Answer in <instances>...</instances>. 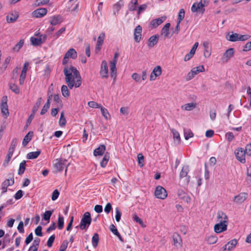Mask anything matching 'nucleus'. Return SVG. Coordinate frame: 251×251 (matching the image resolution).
<instances>
[{"label": "nucleus", "mask_w": 251, "mask_h": 251, "mask_svg": "<svg viewBox=\"0 0 251 251\" xmlns=\"http://www.w3.org/2000/svg\"><path fill=\"white\" fill-rule=\"evenodd\" d=\"M65 79L68 87L72 89L74 87H79L82 82L79 72L75 67L66 65L63 69Z\"/></svg>", "instance_id": "1"}, {"label": "nucleus", "mask_w": 251, "mask_h": 251, "mask_svg": "<svg viewBox=\"0 0 251 251\" xmlns=\"http://www.w3.org/2000/svg\"><path fill=\"white\" fill-rule=\"evenodd\" d=\"M208 1L207 0H201L199 2L194 3L191 7L193 12H201L203 13L205 11L204 7L207 6Z\"/></svg>", "instance_id": "2"}, {"label": "nucleus", "mask_w": 251, "mask_h": 251, "mask_svg": "<svg viewBox=\"0 0 251 251\" xmlns=\"http://www.w3.org/2000/svg\"><path fill=\"white\" fill-rule=\"evenodd\" d=\"M91 220L90 213L86 212L83 215L79 226H76V227H79L81 229H86L90 225Z\"/></svg>", "instance_id": "3"}, {"label": "nucleus", "mask_w": 251, "mask_h": 251, "mask_svg": "<svg viewBox=\"0 0 251 251\" xmlns=\"http://www.w3.org/2000/svg\"><path fill=\"white\" fill-rule=\"evenodd\" d=\"M119 53L116 52L114 56L113 60L110 62V70L111 77L113 78V83L115 82L117 77L116 64Z\"/></svg>", "instance_id": "4"}, {"label": "nucleus", "mask_w": 251, "mask_h": 251, "mask_svg": "<svg viewBox=\"0 0 251 251\" xmlns=\"http://www.w3.org/2000/svg\"><path fill=\"white\" fill-rule=\"evenodd\" d=\"M66 163L67 160L66 159H63L62 158L56 159L54 160L53 166L56 171L59 172L62 171L65 167H66L65 172L66 175L67 171V167L69 164V163L68 165H67Z\"/></svg>", "instance_id": "5"}, {"label": "nucleus", "mask_w": 251, "mask_h": 251, "mask_svg": "<svg viewBox=\"0 0 251 251\" xmlns=\"http://www.w3.org/2000/svg\"><path fill=\"white\" fill-rule=\"evenodd\" d=\"M251 36L248 34L240 35L238 33H233L232 32L231 34L228 35L226 39L231 42H236L237 41H246Z\"/></svg>", "instance_id": "6"}, {"label": "nucleus", "mask_w": 251, "mask_h": 251, "mask_svg": "<svg viewBox=\"0 0 251 251\" xmlns=\"http://www.w3.org/2000/svg\"><path fill=\"white\" fill-rule=\"evenodd\" d=\"M189 172V166L188 165H184L183 166L179 174L180 178L184 179V183L185 184H188L190 181V176L187 175Z\"/></svg>", "instance_id": "7"}, {"label": "nucleus", "mask_w": 251, "mask_h": 251, "mask_svg": "<svg viewBox=\"0 0 251 251\" xmlns=\"http://www.w3.org/2000/svg\"><path fill=\"white\" fill-rule=\"evenodd\" d=\"M236 159L242 163L246 162L245 153L246 151L243 149L240 148L236 149L234 151Z\"/></svg>", "instance_id": "8"}, {"label": "nucleus", "mask_w": 251, "mask_h": 251, "mask_svg": "<svg viewBox=\"0 0 251 251\" xmlns=\"http://www.w3.org/2000/svg\"><path fill=\"white\" fill-rule=\"evenodd\" d=\"M154 194L157 198L162 200L165 199L167 196L166 190L159 185L156 187Z\"/></svg>", "instance_id": "9"}, {"label": "nucleus", "mask_w": 251, "mask_h": 251, "mask_svg": "<svg viewBox=\"0 0 251 251\" xmlns=\"http://www.w3.org/2000/svg\"><path fill=\"white\" fill-rule=\"evenodd\" d=\"M234 53V49L230 48L227 50L221 58V61L223 63L227 62L233 56Z\"/></svg>", "instance_id": "10"}, {"label": "nucleus", "mask_w": 251, "mask_h": 251, "mask_svg": "<svg viewBox=\"0 0 251 251\" xmlns=\"http://www.w3.org/2000/svg\"><path fill=\"white\" fill-rule=\"evenodd\" d=\"M162 68L160 66H155L152 71L151 72L150 76V79L151 81L154 80L157 77L161 75L162 74Z\"/></svg>", "instance_id": "11"}, {"label": "nucleus", "mask_w": 251, "mask_h": 251, "mask_svg": "<svg viewBox=\"0 0 251 251\" xmlns=\"http://www.w3.org/2000/svg\"><path fill=\"white\" fill-rule=\"evenodd\" d=\"M108 69L107 62L105 60H103L101 62L100 70V72L101 77L107 78L108 77Z\"/></svg>", "instance_id": "12"}, {"label": "nucleus", "mask_w": 251, "mask_h": 251, "mask_svg": "<svg viewBox=\"0 0 251 251\" xmlns=\"http://www.w3.org/2000/svg\"><path fill=\"white\" fill-rule=\"evenodd\" d=\"M248 196V194L247 193H240L234 197L233 201L236 203L241 204L244 202V201L247 199Z\"/></svg>", "instance_id": "13"}, {"label": "nucleus", "mask_w": 251, "mask_h": 251, "mask_svg": "<svg viewBox=\"0 0 251 251\" xmlns=\"http://www.w3.org/2000/svg\"><path fill=\"white\" fill-rule=\"evenodd\" d=\"M227 225V224L221 223V221H220V223L218 222L214 226V231L217 233H220L226 230Z\"/></svg>", "instance_id": "14"}, {"label": "nucleus", "mask_w": 251, "mask_h": 251, "mask_svg": "<svg viewBox=\"0 0 251 251\" xmlns=\"http://www.w3.org/2000/svg\"><path fill=\"white\" fill-rule=\"evenodd\" d=\"M63 21V18L60 15H56L50 17V23L52 25L60 24Z\"/></svg>", "instance_id": "15"}, {"label": "nucleus", "mask_w": 251, "mask_h": 251, "mask_svg": "<svg viewBox=\"0 0 251 251\" xmlns=\"http://www.w3.org/2000/svg\"><path fill=\"white\" fill-rule=\"evenodd\" d=\"M170 25V23H167L162 28L161 35L163 37L164 39L170 38L172 35V34L170 35L169 32Z\"/></svg>", "instance_id": "16"}, {"label": "nucleus", "mask_w": 251, "mask_h": 251, "mask_svg": "<svg viewBox=\"0 0 251 251\" xmlns=\"http://www.w3.org/2000/svg\"><path fill=\"white\" fill-rule=\"evenodd\" d=\"M47 13V9L45 8H38L34 10L32 14L33 17L36 18H42Z\"/></svg>", "instance_id": "17"}, {"label": "nucleus", "mask_w": 251, "mask_h": 251, "mask_svg": "<svg viewBox=\"0 0 251 251\" xmlns=\"http://www.w3.org/2000/svg\"><path fill=\"white\" fill-rule=\"evenodd\" d=\"M105 37V33L103 32H101L98 38L97 44L96 46V50L99 51L101 49V46L102 45L104 40Z\"/></svg>", "instance_id": "18"}, {"label": "nucleus", "mask_w": 251, "mask_h": 251, "mask_svg": "<svg viewBox=\"0 0 251 251\" xmlns=\"http://www.w3.org/2000/svg\"><path fill=\"white\" fill-rule=\"evenodd\" d=\"M142 28L140 25H137L134 32V39L136 42L139 43L141 40Z\"/></svg>", "instance_id": "19"}, {"label": "nucleus", "mask_w": 251, "mask_h": 251, "mask_svg": "<svg viewBox=\"0 0 251 251\" xmlns=\"http://www.w3.org/2000/svg\"><path fill=\"white\" fill-rule=\"evenodd\" d=\"M217 221L218 223H221L228 224L227 216L224 212L219 211L217 213Z\"/></svg>", "instance_id": "20"}, {"label": "nucleus", "mask_w": 251, "mask_h": 251, "mask_svg": "<svg viewBox=\"0 0 251 251\" xmlns=\"http://www.w3.org/2000/svg\"><path fill=\"white\" fill-rule=\"evenodd\" d=\"M14 183V180L13 178L10 179H7L1 184L2 193H5L7 190V187L9 186L12 185Z\"/></svg>", "instance_id": "21"}, {"label": "nucleus", "mask_w": 251, "mask_h": 251, "mask_svg": "<svg viewBox=\"0 0 251 251\" xmlns=\"http://www.w3.org/2000/svg\"><path fill=\"white\" fill-rule=\"evenodd\" d=\"M19 17L18 13L16 11H12L8 14L6 16V21L8 23L15 22Z\"/></svg>", "instance_id": "22"}, {"label": "nucleus", "mask_w": 251, "mask_h": 251, "mask_svg": "<svg viewBox=\"0 0 251 251\" xmlns=\"http://www.w3.org/2000/svg\"><path fill=\"white\" fill-rule=\"evenodd\" d=\"M237 244V240L236 239H232L223 247V250L224 251H230L236 247Z\"/></svg>", "instance_id": "23"}, {"label": "nucleus", "mask_w": 251, "mask_h": 251, "mask_svg": "<svg viewBox=\"0 0 251 251\" xmlns=\"http://www.w3.org/2000/svg\"><path fill=\"white\" fill-rule=\"evenodd\" d=\"M177 195L180 199L183 200L187 203H190L191 201V198L185 193L182 190H179L177 192Z\"/></svg>", "instance_id": "24"}, {"label": "nucleus", "mask_w": 251, "mask_h": 251, "mask_svg": "<svg viewBox=\"0 0 251 251\" xmlns=\"http://www.w3.org/2000/svg\"><path fill=\"white\" fill-rule=\"evenodd\" d=\"M0 109L1 112L3 114V116H4V118H7L9 115V111L8 109V105L6 101L3 102V100H2L0 105Z\"/></svg>", "instance_id": "25"}, {"label": "nucleus", "mask_w": 251, "mask_h": 251, "mask_svg": "<svg viewBox=\"0 0 251 251\" xmlns=\"http://www.w3.org/2000/svg\"><path fill=\"white\" fill-rule=\"evenodd\" d=\"M159 39V35L157 34L151 36L148 40V46L152 48L157 44Z\"/></svg>", "instance_id": "26"}, {"label": "nucleus", "mask_w": 251, "mask_h": 251, "mask_svg": "<svg viewBox=\"0 0 251 251\" xmlns=\"http://www.w3.org/2000/svg\"><path fill=\"white\" fill-rule=\"evenodd\" d=\"M165 20V17H161L152 20L151 22V25L152 28H155L161 25Z\"/></svg>", "instance_id": "27"}, {"label": "nucleus", "mask_w": 251, "mask_h": 251, "mask_svg": "<svg viewBox=\"0 0 251 251\" xmlns=\"http://www.w3.org/2000/svg\"><path fill=\"white\" fill-rule=\"evenodd\" d=\"M106 149L105 146L104 145H100L98 148H96L94 151V155L97 156L98 155H102Z\"/></svg>", "instance_id": "28"}, {"label": "nucleus", "mask_w": 251, "mask_h": 251, "mask_svg": "<svg viewBox=\"0 0 251 251\" xmlns=\"http://www.w3.org/2000/svg\"><path fill=\"white\" fill-rule=\"evenodd\" d=\"M205 241L208 244L212 245L216 243L218 241V238L214 235H210L206 237Z\"/></svg>", "instance_id": "29"}, {"label": "nucleus", "mask_w": 251, "mask_h": 251, "mask_svg": "<svg viewBox=\"0 0 251 251\" xmlns=\"http://www.w3.org/2000/svg\"><path fill=\"white\" fill-rule=\"evenodd\" d=\"M69 58H71L73 59L76 58L77 52L74 49H69L65 53V54Z\"/></svg>", "instance_id": "30"}, {"label": "nucleus", "mask_w": 251, "mask_h": 251, "mask_svg": "<svg viewBox=\"0 0 251 251\" xmlns=\"http://www.w3.org/2000/svg\"><path fill=\"white\" fill-rule=\"evenodd\" d=\"M196 107V103L194 102L188 103L181 106V108L182 109L190 111L195 108Z\"/></svg>", "instance_id": "31"}, {"label": "nucleus", "mask_w": 251, "mask_h": 251, "mask_svg": "<svg viewBox=\"0 0 251 251\" xmlns=\"http://www.w3.org/2000/svg\"><path fill=\"white\" fill-rule=\"evenodd\" d=\"M173 239L175 245H176L177 244L180 246L182 245V239L178 233H175L173 235Z\"/></svg>", "instance_id": "32"}, {"label": "nucleus", "mask_w": 251, "mask_h": 251, "mask_svg": "<svg viewBox=\"0 0 251 251\" xmlns=\"http://www.w3.org/2000/svg\"><path fill=\"white\" fill-rule=\"evenodd\" d=\"M33 135L32 132H29L24 137L22 144L24 147H25L28 142L31 140V137Z\"/></svg>", "instance_id": "33"}, {"label": "nucleus", "mask_w": 251, "mask_h": 251, "mask_svg": "<svg viewBox=\"0 0 251 251\" xmlns=\"http://www.w3.org/2000/svg\"><path fill=\"white\" fill-rule=\"evenodd\" d=\"M110 156L108 152H106L100 162V166L102 168H105L109 160Z\"/></svg>", "instance_id": "34"}, {"label": "nucleus", "mask_w": 251, "mask_h": 251, "mask_svg": "<svg viewBox=\"0 0 251 251\" xmlns=\"http://www.w3.org/2000/svg\"><path fill=\"white\" fill-rule=\"evenodd\" d=\"M30 41L33 46H39L43 43L41 37L36 38L32 37L30 38Z\"/></svg>", "instance_id": "35"}, {"label": "nucleus", "mask_w": 251, "mask_h": 251, "mask_svg": "<svg viewBox=\"0 0 251 251\" xmlns=\"http://www.w3.org/2000/svg\"><path fill=\"white\" fill-rule=\"evenodd\" d=\"M9 88L10 89L14 92L16 94H18L20 92V88L16 85L15 83L9 82Z\"/></svg>", "instance_id": "36"}, {"label": "nucleus", "mask_w": 251, "mask_h": 251, "mask_svg": "<svg viewBox=\"0 0 251 251\" xmlns=\"http://www.w3.org/2000/svg\"><path fill=\"white\" fill-rule=\"evenodd\" d=\"M183 132L185 139L186 140L193 137L194 136L193 133L190 129L184 128Z\"/></svg>", "instance_id": "37"}, {"label": "nucleus", "mask_w": 251, "mask_h": 251, "mask_svg": "<svg viewBox=\"0 0 251 251\" xmlns=\"http://www.w3.org/2000/svg\"><path fill=\"white\" fill-rule=\"evenodd\" d=\"M138 5V0H131L128 5V9L129 11H133L136 10Z\"/></svg>", "instance_id": "38"}, {"label": "nucleus", "mask_w": 251, "mask_h": 251, "mask_svg": "<svg viewBox=\"0 0 251 251\" xmlns=\"http://www.w3.org/2000/svg\"><path fill=\"white\" fill-rule=\"evenodd\" d=\"M99 242V234L97 233H94L92 239V244L94 248H96L98 245Z\"/></svg>", "instance_id": "39"}, {"label": "nucleus", "mask_w": 251, "mask_h": 251, "mask_svg": "<svg viewBox=\"0 0 251 251\" xmlns=\"http://www.w3.org/2000/svg\"><path fill=\"white\" fill-rule=\"evenodd\" d=\"M41 153L40 151L30 152L27 153L26 157L28 159H35L38 157Z\"/></svg>", "instance_id": "40"}, {"label": "nucleus", "mask_w": 251, "mask_h": 251, "mask_svg": "<svg viewBox=\"0 0 251 251\" xmlns=\"http://www.w3.org/2000/svg\"><path fill=\"white\" fill-rule=\"evenodd\" d=\"M123 4L120 2L116 3L113 5V14L115 16H117Z\"/></svg>", "instance_id": "41"}, {"label": "nucleus", "mask_w": 251, "mask_h": 251, "mask_svg": "<svg viewBox=\"0 0 251 251\" xmlns=\"http://www.w3.org/2000/svg\"><path fill=\"white\" fill-rule=\"evenodd\" d=\"M191 70L194 73V74L196 75L200 72H204V68L203 65H200L199 66L193 68Z\"/></svg>", "instance_id": "42"}, {"label": "nucleus", "mask_w": 251, "mask_h": 251, "mask_svg": "<svg viewBox=\"0 0 251 251\" xmlns=\"http://www.w3.org/2000/svg\"><path fill=\"white\" fill-rule=\"evenodd\" d=\"M50 102H49V99L47 100V102L46 104L44 105L42 109H41L40 114L41 115H43L45 114L48 111V110L49 109L50 107Z\"/></svg>", "instance_id": "43"}, {"label": "nucleus", "mask_w": 251, "mask_h": 251, "mask_svg": "<svg viewBox=\"0 0 251 251\" xmlns=\"http://www.w3.org/2000/svg\"><path fill=\"white\" fill-rule=\"evenodd\" d=\"M61 90L62 95L64 97H68L70 96V92L68 90V87L66 85H62Z\"/></svg>", "instance_id": "44"}, {"label": "nucleus", "mask_w": 251, "mask_h": 251, "mask_svg": "<svg viewBox=\"0 0 251 251\" xmlns=\"http://www.w3.org/2000/svg\"><path fill=\"white\" fill-rule=\"evenodd\" d=\"M100 108V111H101V114H102V116L104 117V118L106 120L110 119V114H109L108 110L104 107H102V106H101V107Z\"/></svg>", "instance_id": "45"}, {"label": "nucleus", "mask_w": 251, "mask_h": 251, "mask_svg": "<svg viewBox=\"0 0 251 251\" xmlns=\"http://www.w3.org/2000/svg\"><path fill=\"white\" fill-rule=\"evenodd\" d=\"M41 101H42L41 98H39L38 99L35 105L33 106V107L32 108V113H36V112L38 111V110L41 105Z\"/></svg>", "instance_id": "46"}, {"label": "nucleus", "mask_w": 251, "mask_h": 251, "mask_svg": "<svg viewBox=\"0 0 251 251\" xmlns=\"http://www.w3.org/2000/svg\"><path fill=\"white\" fill-rule=\"evenodd\" d=\"M25 161H23L20 164L19 166V169L18 171V174L21 175L23 174L25 169Z\"/></svg>", "instance_id": "47"}, {"label": "nucleus", "mask_w": 251, "mask_h": 251, "mask_svg": "<svg viewBox=\"0 0 251 251\" xmlns=\"http://www.w3.org/2000/svg\"><path fill=\"white\" fill-rule=\"evenodd\" d=\"M66 123V120L65 118L64 117V112L62 111L61 113L60 117L59 120V124L61 126H65Z\"/></svg>", "instance_id": "48"}, {"label": "nucleus", "mask_w": 251, "mask_h": 251, "mask_svg": "<svg viewBox=\"0 0 251 251\" xmlns=\"http://www.w3.org/2000/svg\"><path fill=\"white\" fill-rule=\"evenodd\" d=\"M184 16L185 11L183 9H181L178 13L177 22H178V24H180L181 22L182 21V20L184 19Z\"/></svg>", "instance_id": "49"}, {"label": "nucleus", "mask_w": 251, "mask_h": 251, "mask_svg": "<svg viewBox=\"0 0 251 251\" xmlns=\"http://www.w3.org/2000/svg\"><path fill=\"white\" fill-rule=\"evenodd\" d=\"M64 227V218L61 215H59L58 218V228L62 229Z\"/></svg>", "instance_id": "50"}, {"label": "nucleus", "mask_w": 251, "mask_h": 251, "mask_svg": "<svg viewBox=\"0 0 251 251\" xmlns=\"http://www.w3.org/2000/svg\"><path fill=\"white\" fill-rule=\"evenodd\" d=\"M138 162L139 166L142 167L144 166V157L142 153H139L137 155Z\"/></svg>", "instance_id": "51"}, {"label": "nucleus", "mask_w": 251, "mask_h": 251, "mask_svg": "<svg viewBox=\"0 0 251 251\" xmlns=\"http://www.w3.org/2000/svg\"><path fill=\"white\" fill-rule=\"evenodd\" d=\"M24 43V40L23 39L20 40V41L13 48V50L18 51L23 47Z\"/></svg>", "instance_id": "52"}, {"label": "nucleus", "mask_w": 251, "mask_h": 251, "mask_svg": "<svg viewBox=\"0 0 251 251\" xmlns=\"http://www.w3.org/2000/svg\"><path fill=\"white\" fill-rule=\"evenodd\" d=\"M66 30V27H63L61 28L58 31L56 32L53 35V37L55 39H57L62 34H63Z\"/></svg>", "instance_id": "53"}, {"label": "nucleus", "mask_w": 251, "mask_h": 251, "mask_svg": "<svg viewBox=\"0 0 251 251\" xmlns=\"http://www.w3.org/2000/svg\"><path fill=\"white\" fill-rule=\"evenodd\" d=\"M52 214V211L48 210L46 211L43 214V218L46 221H49Z\"/></svg>", "instance_id": "54"}, {"label": "nucleus", "mask_w": 251, "mask_h": 251, "mask_svg": "<svg viewBox=\"0 0 251 251\" xmlns=\"http://www.w3.org/2000/svg\"><path fill=\"white\" fill-rule=\"evenodd\" d=\"M88 104L90 107L92 108H100L101 106V104L93 101H89Z\"/></svg>", "instance_id": "55"}, {"label": "nucleus", "mask_w": 251, "mask_h": 251, "mask_svg": "<svg viewBox=\"0 0 251 251\" xmlns=\"http://www.w3.org/2000/svg\"><path fill=\"white\" fill-rule=\"evenodd\" d=\"M26 75V72H21L20 78H19V84L20 85H23L24 83L25 79V78Z\"/></svg>", "instance_id": "56"}, {"label": "nucleus", "mask_w": 251, "mask_h": 251, "mask_svg": "<svg viewBox=\"0 0 251 251\" xmlns=\"http://www.w3.org/2000/svg\"><path fill=\"white\" fill-rule=\"evenodd\" d=\"M172 132L173 134L174 138L176 139L178 141V142H179L180 141V137L179 133L175 129H172Z\"/></svg>", "instance_id": "57"}, {"label": "nucleus", "mask_w": 251, "mask_h": 251, "mask_svg": "<svg viewBox=\"0 0 251 251\" xmlns=\"http://www.w3.org/2000/svg\"><path fill=\"white\" fill-rule=\"evenodd\" d=\"M11 60V57L10 56L7 57L4 60L3 64L2 65L1 69L5 70L7 67L9 63H10Z\"/></svg>", "instance_id": "58"}, {"label": "nucleus", "mask_w": 251, "mask_h": 251, "mask_svg": "<svg viewBox=\"0 0 251 251\" xmlns=\"http://www.w3.org/2000/svg\"><path fill=\"white\" fill-rule=\"evenodd\" d=\"M68 245V242L67 240H64L62 243L60 247V251H65Z\"/></svg>", "instance_id": "59"}, {"label": "nucleus", "mask_w": 251, "mask_h": 251, "mask_svg": "<svg viewBox=\"0 0 251 251\" xmlns=\"http://www.w3.org/2000/svg\"><path fill=\"white\" fill-rule=\"evenodd\" d=\"M55 239V235H52L50 237L47 241V245L49 247H51Z\"/></svg>", "instance_id": "60"}, {"label": "nucleus", "mask_w": 251, "mask_h": 251, "mask_svg": "<svg viewBox=\"0 0 251 251\" xmlns=\"http://www.w3.org/2000/svg\"><path fill=\"white\" fill-rule=\"evenodd\" d=\"M115 211H116V215H115L116 220L117 222H119L121 220V217L122 215V213L118 207H117L116 208Z\"/></svg>", "instance_id": "61"}, {"label": "nucleus", "mask_w": 251, "mask_h": 251, "mask_svg": "<svg viewBox=\"0 0 251 251\" xmlns=\"http://www.w3.org/2000/svg\"><path fill=\"white\" fill-rule=\"evenodd\" d=\"M42 227L41 226H38L35 229V233L37 236H42L43 235L42 232Z\"/></svg>", "instance_id": "62"}, {"label": "nucleus", "mask_w": 251, "mask_h": 251, "mask_svg": "<svg viewBox=\"0 0 251 251\" xmlns=\"http://www.w3.org/2000/svg\"><path fill=\"white\" fill-rule=\"evenodd\" d=\"M59 195V191H58L57 189H55V190H54V191L52 193V194L51 196V200L52 201L56 200L58 198Z\"/></svg>", "instance_id": "63"}, {"label": "nucleus", "mask_w": 251, "mask_h": 251, "mask_svg": "<svg viewBox=\"0 0 251 251\" xmlns=\"http://www.w3.org/2000/svg\"><path fill=\"white\" fill-rule=\"evenodd\" d=\"M246 153L248 155H251V143L248 144L245 149Z\"/></svg>", "instance_id": "64"}]
</instances>
